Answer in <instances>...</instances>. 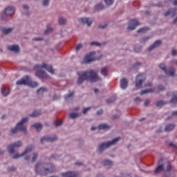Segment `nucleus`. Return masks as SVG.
Masks as SVG:
<instances>
[{
    "label": "nucleus",
    "mask_w": 177,
    "mask_h": 177,
    "mask_svg": "<svg viewBox=\"0 0 177 177\" xmlns=\"http://www.w3.org/2000/svg\"><path fill=\"white\" fill-rule=\"evenodd\" d=\"M15 12V9L13 7H8L5 10L3 15L1 16L2 20H6V17L14 15Z\"/></svg>",
    "instance_id": "obj_11"
},
{
    "label": "nucleus",
    "mask_w": 177,
    "mask_h": 177,
    "mask_svg": "<svg viewBox=\"0 0 177 177\" xmlns=\"http://www.w3.org/2000/svg\"><path fill=\"white\" fill-rule=\"evenodd\" d=\"M82 114L81 113H71L68 114V116L71 120H75V118H78V117H81Z\"/></svg>",
    "instance_id": "obj_25"
},
{
    "label": "nucleus",
    "mask_w": 177,
    "mask_h": 177,
    "mask_svg": "<svg viewBox=\"0 0 177 177\" xmlns=\"http://www.w3.org/2000/svg\"><path fill=\"white\" fill-rule=\"evenodd\" d=\"M48 142V137H47L46 135V136H44L43 137H41V138H40V143H41V145H44V142Z\"/></svg>",
    "instance_id": "obj_37"
},
{
    "label": "nucleus",
    "mask_w": 177,
    "mask_h": 177,
    "mask_svg": "<svg viewBox=\"0 0 177 177\" xmlns=\"http://www.w3.org/2000/svg\"><path fill=\"white\" fill-rule=\"evenodd\" d=\"M7 49L8 50H10L11 52H19V50H20V48L19 47V46H16V45H13V46H8L7 47Z\"/></svg>",
    "instance_id": "obj_23"
},
{
    "label": "nucleus",
    "mask_w": 177,
    "mask_h": 177,
    "mask_svg": "<svg viewBox=\"0 0 177 177\" xmlns=\"http://www.w3.org/2000/svg\"><path fill=\"white\" fill-rule=\"evenodd\" d=\"M1 92L3 96H8V95H9V93H10V90L9 88H6L5 87H3L1 89Z\"/></svg>",
    "instance_id": "obj_32"
},
{
    "label": "nucleus",
    "mask_w": 177,
    "mask_h": 177,
    "mask_svg": "<svg viewBox=\"0 0 177 177\" xmlns=\"http://www.w3.org/2000/svg\"><path fill=\"white\" fill-rule=\"evenodd\" d=\"M134 50H135V52H137V53H138L140 52V50H142V47L138 48V49L135 48Z\"/></svg>",
    "instance_id": "obj_62"
},
{
    "label": "nucleus",
    "mask_w": 177,
    "mask_h": 177,
    "mask_svg": "<svg viewBox=\"0 0 177 177\" xmlns=\"http://www.w3.org/2000/svg\"><path fill=\"white\" fill-rule=\"evenodd\" d=\"M113 164V160L110 159H105L102 162V165H103V167H112Z\"/></svg>",
    "instance_id": "obj_20"
},
{
    "label": "nucleus",
    "mask_w": 177,
    "mask_h": 177,
    "mask_svg": "<svg viewBox=\"0 0 177 177\" xmlns=\"http://www.w3.org/2000/svg\"><path fill=\"white\" fill-rule=\"evenodd\" d=\"M79 21L80 23H82V24H87V26L88 27H90V26H91L92 24V19L91 18H80L79 19Z\"/></svg>",
    "instance_id": "obj_14"
},
{
    "label": "nucleus",
    "mask_w": 177,
    "mask_h": 177,
    "mask_svg": "<svg viewBox=\"0 0 177 177\" xmlns=\"http://www.w3.org/2000/svg\"><path fill=\"white\" fill-rule=\"evenodd\" d=\"M28 86H30L31 88H37L38 86V83L36 82H32L30 80V77L28 78Z\"/></svg>",
    "instance_id": "obj_24"
},
{
    "label": "nucleus",
    "mask_w": 177,
    "mask_h": 177,
    "mask_svg": "<svg viewBox=\"0 0 177 177\" xmlns=\"http://www.w3.org/2000/svg\"><path fill=\"white\" fill-rule=\"evenodd\" d=\"M82 48V44H80L76 46V50H80Z\"/></svg>",
    "instance_id": "obj_59"
},
{
    "label": "nucleus",
    "mask_w": 177,
    "mask_h": 177,
    "mask_svg": "<svg viewBox=\"0 0 177 177\" xmlns=\"http://www.w3.org/2000/svg\"><path fill=\"white\" fill-rule=\"evenodd\" d=\"M96 53L95 52H90L88 54H87L84 59V62L86 64L91 63V62H94V60H100L99 58H95V55Z\"/></svg>",
    "instance_id": "obj_10"
},
{
    "label": "nucleus",
    "mask_w": 177,
    "mask_h": 177,
    "mask_svg": "<svg viewBox=\"0 0 177 177\" xmlns=\"http://www.w3.org/2000/svg\"><path fill=\"white\" fill-rule=\"evenodd\" d=\"M176 127V125L174 123L168 124L165 127V132H171V131L175 129Z\"/></svg>",
    "instance_id": "obj_15"
},
{
    "label": "nucleus",
    "mask_w": 177,
    "mask_h": 177,
    "mask_svg": "<svg viewBox=\"0 0 177 177\" xmlns=\"http://www.w3.org/2000/svg\"><path fill=\"white\" fill-rule=\"evenodd\" d=\"M172 117H177V111L173 112L171 116H168L167 120H172Z\"/></svg>",
    "instance_id": "obj_46"
},
{
    "label": "nucleus",
    "mask_w": 177,
    "mask_h": 177,
    "mask_svg": "<svg viewBox=\"0 0 177 177\" xmlns=\"http://www.w3.org/2000/svg\"><path fill=\"white\" fill-rule=\"evenodd\" d=\"M53 29L49 28V25L47 26V29L44 31V34H49Z\"/></svg>",
    "instance_id": "obj_47"
},
{
    "label": "nucleus",
    "mask_w": 177,
    "mask_h": 177,
    "mask_svg": "<svg viewBox=\"0 0 177 177\" xmlns=\"http://www.w3.org/2000/svg\"><path fill=\"white\" fill-rule=\"evenodd\" d=\"M105 3L106 5H108L109 6L113 5V3H114V0H104Z\"/></svg>",
    "instance_id": "obj_44"
},
{
    "label": "nucleus",
    "mask_w": 177,
    "mask_h": 177,
    "mask_svg": "<svg viewBox=\"0 0 177 177\" xmlns=\"http://www.w3.org/2000/svg\"><path fill=\"white\" fill-rule=\"evenodd\" d=\"M0 31L3 32V34H10L13 31V28H6L0 27Z\"/></svg>",
    "instance_id": "obj_26"
},
{
    "label": "nucleus",
    "mask_w": 177,
    "mask_h": 177,
    "mask_svg": "<svg viewBox=\"0 0 177 177\" xmlns=\"http://www.w3.org/2000/svg\"><path fill=\"white\" fill-rule=\"evenodd\" d=\"M49 5V0H44L43 1V6H48Z\"/></svg>",
    "instance_id": "obj_51"
},
{
    "label": "nucleus",
    "mask_w": 177,
    "mask_h": 177,
    "mask_svg": "<svg viewBox=\"0 0 177 177\" xmlns=\"http://www.w3.org/2000/svg\"><path fill=\"white\" fill-rule=\"evenodd\" d=\"M166 103L165 101L160 100L156 102V106L157 107H162V106H165Z\"/></svg>",
    "instance_id": "obj_35"
},
{
    "label": "nucleus",
    "mask_w": 177,
    "mask_h": 177,
    "mask_svg": "<svg viewBox=\"0 0 177 177\" xmlns=\"http://www.w3.org/2000/svg\"><path fill=\"white\" fill-rule=\"evenodd\" d=\"M128 87V80H127V79L123 78L120 80V88H122V89H127V88Z\"/></svg>",
    "instance_id": "obj_22"
},
{
    "label": "nucleus",
    "mask_w": 177,
    "mask_h": 177,
    "mask_svg": "<svg viewBox=\"0 0 177 177\" xmlns=\"http://www.w3.org/2000/svg\"><path fill=\"white\" fill-rule=\"evenodd\" d=\"M113 102H115V97H111V98L106 100V103H113Z\"/></svg>",
    "instance_id": "obj_43"
},
{
    "label": "nucleus",
    "mask_w": 177,
    "mask_h": 177,
    "mask_svg": "<svg viewBox=\"0 0 177 177\" xmlns=\"http://www.w3.org/2000/svg\"><path fill=\"white\" fill-rule=\"evenodd\" d=\"M134 100L135 102H142V99L139 97H137Z\"/></svg>",
    "instance_id": "obj_64"
},
{
    "label": "nucleus",
    "mask_w": 177,
    "mask_h": 177,
    "mask_svg": "<svg viewBox=\"0 0 177 177\" xmlns=\"http://www.w3.org/2000/svg\"><path fill=\"white\" fill-rule=\"evenodd\" d=\"M150 104V100H146L145 102H144V106H149Z\"/></svg>",
    "instance_id": "obj_55"
},
{
    "label": "nucleus",
    "mask_w": 177,
    "mask_h": 177,
    "mask_svg": "<svg viewBox=\"0 0 177 177\" xmlns=\"http://www.w3.org/2000/svg\"><path fill=\"white\" fill-rule=\"evenodd\" d=\"M46 89L44 87H41L37 90V93H41V92H45Z\"/></svg>",
    "instance_id": "obj_50"
},
{
    "label": "nucleus",
    "mask_w": 177,
    "mask_h": 177,
    "mask_svg": "<svg viewBox=\"0 0 177 177\" xmlns=\"http://www.w3.org/2000/svg\"><path fill=\"white\" fill-rule=\"evenodd\" d=\"M97 129L99 131H110L111 126L107 123H101L98 125Z\"/></svg>",
    "instance_id": "obj_13"
},
{
    "label": "nucleus",
    "mask_w": 177,
    "mask_h": 177,
    "mask_svg": "<svg viewBox=\"0 0 177 177\" xmlns=\"http://www.w3.org/2000/svg\"><path fill=\"white\" fill-rule=\"evenodd\" d=\"M121 140V138L117 137L113 139L111 141L104 142L97 145V151L99 154H103L104 150H107V149H110L111 146H115L118 142Z\"/></svg>",
    "instance_id": "obj_5"
},
{
    "label": "nucleus",
    "mask_w": 177,
    "mask_h": 177,
    "mask_svg": "<svg viewBox=\"0 0 177 177\" xmlns=\"http://www.w3.org/2000/svg\"><path fill=\"white\" fill-rule=\"evenodd\" d=\"M15 147L12 143L8 146L7 150L10 154H15Z\"/></svg>",
    "instance_id": "obj_27"
},
{
    "label": "nucleus",
    "mask_w": 177,
    "mask_h": 177,
    "mask_svg": "<svg viewBox=\"0 0 177 177\" xmlns=\"http://www.w3.org/2000/svg\"><path fill=\"white\" fill-rule=\"evenodd\" d=\"M48 142H56L59 140V138L57 137L56 135L55 134H50V135H46Z\"/></svg>",
    "instance_id": "obj_17"
},
{
    "label": "nucleus",
    "mask_w": 177,
    "mask_h": 177,
    "mask_svg": "<svg viewBox=\"0 0 177 177\" xmlns=\"http://www.w3.org/2000/svg\"><path fill=\"white\" fill-rule=\"evenodd\" d=\"M75 165H78V167H81V166L84 165V164L82 162H76L75 163Z\"/></svg>",
    "instance_id": "obj_60"
},
{
    "label": "nucleus",
    "mask_w": 177,
    "mask_h": 177,
    "mask_svg": "<svg viewBox=\"0 0 177 177\" xmlns=\"http://www.w3.org/2000/svg\"><path fill=\"white\" fill-rule=\"evenodd\" d=\"M166 171L167 172H171L172 171V165H171V163L169 162H167Z\"/></svg>",
    "instance_id": "obj_36"
},
{
    "label": "nucleus",
    "mask_w": 177,
    "mask_h": 177,
    "mask_svg": "<svg viewBox=\"0 0 177 177\" xmlns=\"http://www.w3.org/2000/svg\"><path fill=\"white\" fill-rule=\"evenodd\" d=\"M34 149V145H28L24 151L21 154H15L14 156H12L13 160H17V158H20V157H24V156H26V154H28V153H31Z\"/></svg>",
    "instance_id": "obj_8"
},
{
    "label": "nucleus",
    "mask_w": 177,
    "mask_h": 177,
    "mask_svg": "<svg viewBox=\"0 0 177 177\" xmlns=\"http://www.w3.org/2000/svg\"><path fill=\"white\" fill-rule=\"evenodd\" d=\"M106 27H107V24H104V25L103 24H100L99 26V28H106Z\"/></svg>",
    "instance_id": "obj_56"
},
{
    "label": "nucleus",
    "mask_w": 177,
    "mask_h": 177,
    "mask_svg": "<svg viewBox=\"0 0 177 177\" xmlns=\"http://www.w3.org/2000/svg\"><path fill=\"white\" fill-rule=\"evenodd\" d=\"M89 110H91V106L83 108V111H89Z\"/></svg>",
    "instance_id": "obj_63"
},
{
    "label": "nucleus",
    "mask_w": 177,
    "mask_h": 177,
    "mask_svg": "<svg viewBox=\"0 0 177 177\" xmlns=\"http://www.w3.org/2000/svg\"><path fill=\"white\" fill-rule=\"evenodd\" d=\"M42 68H46L48 73L50 74H55V70L52 65H48L46 63H43L42 65L36 64L34 66V70H37L36 73V75L38 78H48V75L45 71L42 70Z\"/></svg>",
    "instance_id": "obj_4"
},
{
    "label": "nucleus",
    "mask_w": 177,
    "mask_h": 177,
    "mask_svg": "<svg viewBox=\"0 0 177 177\" xmlns=\"http://www.w3.org/2000/svg\"><path fill=\"white\" fill-rule=\"evenodd\" d=\"M38 153L37 152H34L32 153V159H31V162H35L37 160H38Z\"/></svg>",
    "instance_id": "obj_33"
},
{
    "label": "nucleus",
    "mask_w": 177,
    "mask_h": 177,
    "mask_svg": "<svg viewBox=\"0 0 177 177\" xmlns=\"http://www.w3.org/2000/svg\"><path fill=\"white\" fill-rule=\"evenodd\" d=\"M140 25V24L139 23V21H138V19H131L129 23L127 30H135V28H136V27Z\"/></svg>",
    "instance_id": "obj_12"
},
{
    "label": "nucleus",
    "mask_w": 177,
    "mask_h": 177,
    "mask_svg": "<svg viewBox=\"0 0 177 177\" xmlns=\"http://www.w3.org/2000/svg\"><path fill=\"white\" fill-rule=\"evenodd\" d=\"M28 82V76L26 77V79H21L16 82L17 85H27Z\"/></svg>",
    "instance_id": "obj_21"
},
{
    "label": "nucleus",
    "mask_w": 177,
    "mask_h": 177,
    "mask_svg": "<svg viewBox=\"0 0 177 177\" xmlns=\"http://www.w3.org/2000/svg\"><path fill=\"white\" fill-rule=\"evenodd\" d=\"M56 167L51 163L37 162L35 165V172L41 176H46L48 174L55 172Z\"/></svg>",
    "instance_id": "obj_1"
},
{
    "label": "nucleus",
    "mask_w": 177,
    "mask_h": 177,
    "mask_svg": "<svg viewBox=\"0 0 177 177\" xmlns=\"http://www.w3.org/2000/svg\"><path fill=\"white\" fill-rule=\"evenodd\" d=\"M149 39H150V37H143L142 39H141L140 42H141V44H142L143 42H146V41H149Z\"/></svg>",
    "instance_id": "obj_49"
},
{
    "label": "nucleus",
    "mask_w": 177,
    "mask_h": 177,
    "mask_svg": "<svg viewBox=\"0 0 177 177\" xmlns=\"http://www.w3.org/2000/svg\"><path fill=\"white\" fill-rule=\"evenodd\" d=\"M95 115L97 117H100L102 115H103V111H97L96 113H95Z\"/></svg>",
    "instance_id": "obj_52"
},
{
    "label": "nucleus",
    "mask_w": 177,
    "mask_h": 177,
    "mask_svg": "<svg viewBox=\"0 0 177 177\" xmlns=\"http://www.w3.org/2000/svg\"><path fill=\"white\" fill-rule=\"evenodd\" d=\"M162 129H161V128H160L156 131V133H162Z\"/></svg>",
    "instance_id": "obj_61"
},
{
    "label": "nucleus",
    "mask_w": 177,
    "mask_h": 177,
    "mask_svg": "<svg viewBox=\"0 0 177 177\" xmlns=\"http://www.w3.org/2000/svg\"><path fill=\"white\" fill-rule=\"evenodd\" d=\"M171 55H172V56H176V55H177V51H176V50L173 49V50H171Z\"/></svg>",
    "instance_id": "obj_57"
},
{
    "label": "nucleus",
    "mask_w": 177,
    "mask_h": 177,
    "mask_svg": "<svg viewBox=\"0 0 177 177\" xmlns=\"http://www.w3.org/2000/svg\"><path fill=\"white\" fill-rule=\"evenodd\" d=\"M13 146L15 147H21L23 146V141L18 140L12 143Z\"/></svg>",
    "instance_id": "obj_34"
},
{
    "label": "nucleus",
    "mask_w": 177,
    "mask_h": 177,
    "mask_svg": "<svg viewBox=\"0 0 177 177\" xmlns=\"http://www.w3.org/2000/svg\"><path fill=\"white\" fill-rule=\"evenodd\" d=\"M158 89H159V91H164L165 89V87H164V86H162V85H159Z\"/></svg>",
    "instance_id": "obj_58"
},
{
    "label": "nucleus",
    "mask_w": 177,
    "mask_h": 177,
    "mask_svg": "<svg viewBox=\"0 0 177 177\" xmlns=\"http://www.w3.org/2000/svg\"><path fill=\"white\" fill-rule=\"evenodd\" d=\"M120 118V115L115 114L112 117V120H118Z\"/></svg>",
    "instance_id": "obj_53"
},
{
    "label": "nucleus",
    "mask_w": 177,
    "mask_h": 177,
    "mask_svg": "<svg viewBox=\"0 0 177 177\" xmlns=\"http://www.w3.org/2000/svg\"><path fill=\"white\" fill-rule=\"evenodd\" d=\"M90 45L93 46V45H96L97 46H100V44L97 43L96 41H93L90 44Z\"/></svg>",
    "instance_id": "obj_54"
},
{
    "label": "nucleus",
    "mask_w": 177,
    "mask_h": 177,
    "mask_svg": "<svg viewBox=\"0 0 177 177\" xmlns=\"http://www.w3.org/2000/svg\"><path fill=\"white\" fill-rule=\"evenodd\" d=\"M160 70L164 71L166 75H169V77H175V68L170 67L169 69H167V66L164 64H160L159 65Z\"/></svg>",
    "instance_id": "obj_7"
},
{
    "label": "nucleus",
    "mask_w": 177,
    "mask_h": 177,
    "mask_svg": "<svg viewBox=\"0 0 177 177\" xmlns=\"http://www.w3.org/2000/svg\"><path fill=\"white\" fill-rule=\"evenodd\" d=\"M161 44H162L161 40H157L151 46L149 47L148 50H153V49H155V48H158Z\"/></svg>",
    "instance_id": "obj_18"
},
{
    "label": "nucleus",
    "mask_w": 177,
    "mask_h": 177,
    "mask_svg": "<svg viewBox=\"0 0 177 177\" xmlns=\"http://www.w3.org/2000/svg\"><path fill=\"white\" fill-rule=\"evenodd\" d=\"M77 75H79L77 84H82L84 81H90V82H97V81H99L97 73L93 70L78 72Z\"/></svg>",
    "instance_id": "obj_2"
},
{
    "label": "nucleus",
    "mask_w": 177,
    "mask_h": 177,
    "mask_svg": "<svg viewBox=\"0 0 177 177\" xmlns=\"http://www.w3.org/2000/svg\"><path fill=\"white\" fill-rule=\"evenodd\" d=\"M39 115H42V113L39 111H33L31 114L29 115V117L32 118H37L39 117Z\"/></svg>",
    "instance_id": "obj_28"
},
{
    "label": "nucleus",
    "mask_w": 177,
    "mask_h": 177,
    "mask_svg": "<svg viewBox=\"0 0 177 177\" xmlns=\"http://www.w3.org/2000/svg\"><path fill=\"white\" fill-rule=\"evenodd\" d=\"M150 92H153V90L151 88L146 89V90L142 91L140 92V95H145L146 93H150Z\"/></svg>",
    "instance_id": "obj_40"
},
{
    "label": "nucleus",
    "mask_w": 177,
    "mask_h": 177,
    "mask_svg": "<svg viewBox=\"0 0 177 177\" xmlns=\"http://www.w3.org/2000/svg\"><path fill=\"white\" fill-rule=\"evenodd\" d=\"M146 81V74L141 73L136 78V88L137 89L142 88V84Z\"/></svg>",
    "instance_id": "obj_6"
},
{
    "label": "nucleus",
    "mask_w": 177,
    "mask_h": 177,
    "mask_svg": "<svg viewBox=\"0 0 177 177\" xmlns=\"http://www.w3.org/2000/svg\"><path fill=\"white\" fill-rule=\"evenodd\" d=\"M101 74L102 75H104V77H107L109 74V69L107 67L105 66L101 68Z\"/></svg>",
    "instance_id": "obj_31"
},
{
    "label": "nucleus",
    "mask_w": 177,
    "mask_h": 177,
    "mask_svg": "<svg viewBox=\"0 0 177 177\" xmlns=\"http://www.w3.org/2000/svg\"><path fill=\"white\" fill-rule=\"evenodd\" d=\"M103 8H104V6H103V4H101V3L97 4L95 6V10H97V11L102 10H103Z\"/></svg>",
    "instance_id": "obj_38"
},
{
    "label": "nucleus",
    "mask_w": 177,
    "mask_h": 177,
    "mask_svg": "<svg viewBox=\"0 0 177 177\" xmlns=\"http://www.w3.org/2000/svg\"><path fill=\"white\" fill-rule=\"evenodd\" d=\"M176 15V8H170L165 13V16H171L174 17Z\"/></svg>",
    "instance_id": "obj_16"
},
{
    "label": "nucleus",
    "mask_w": 177,
    "mask_h": 177,
    "mask_svg": "<svg viewBox=\"0 0 177 177\" xmlns=\"http://www.w3.org/2000/svg\"><path fill=\"white\" fill-rule=\"evenodd\" d=\"M74 96V92H71V93L65 95V99H68L70 97H73Z\"/></svg>",
    "instance_id": "obj_48"
},
{
    "label": "nucleus",
    "mask_w": 177,
    "mask_h": 177,
    "mask_svg": "<svg viewBox=\"0 0 177 177\" xmlns=\"http://www.w3.org/2000/svg\"><path fill=\"white\" fill-rule=\"evenodd\" d=\"M55 127H62V125H63V121L62 120H57L56 122H55Z\"/></svg>",
    "instance_id": "obj_42"
},
{
    "label": "nucleus",
    "mask_w": 177,
    "mask_h": 177,
    "mask_svg": "<svg viewBox=\"0 0 177 177\" xmlns=\"http://www.w3.org/2000/svg\"><path fill=\"white\" fill-rule=\"evenodd\" d=\"M7 170L8 172H15L16 171V167H9L7 168Z\"/></svg>",
    "instance_id": "obj_45"
},
{
    "label": "nucleus",
    "mask_w": 177,
    "mask_h": 177,
    "mask_svg": "<svg viewBox=\"0 0 177 177\" xmlns=\"http://www.w3.org/2000/svg\"><path fill=\"white\" fill-rule=\"evenodd\" d=\"M28 117H25L22 118L18 123H17L16 126L14 128H12L9 130V135H16L19 131V132H22L24 135H28V131H27V126L26 124L28 122Z\"/></svg>",
    "instance_id": "obj_3"
},
{
    "label": "nucleus",
    "mask_w": 177,
    "mask_h": 177,
    "mask_svg": "<svg viewBox=\"0 0 177 177\" xmlns=\"http://www.w3.org/2000/svg\"><path fill=\"white\" fill-rule=\"evenodd\" d=\"M149 30H150V28L147 27H145V28H140L138 30V32H146V31H149Z\"/></svg>",
    "instance_id": "obj_39"
},
{
    "label": "nucleus",
    "mask_w": 177,
    "mask_h": 177,
    "mask_svg": "<svg viewBox=\"0 0 177 177\" xmlns=\"http://www.w3.org/2000/svg\"><path fill=\"white\" fill-rule=\"evenodd\" d=\"M170 102L173 104H176V103H177V91L173 92V97L171 99Z\"/></svg>",
    "instance_id": "obj_29"
},
{
    "label": "nucleus",
    "mask_w": 177,
    "mask_h": 177,
    "mask_svg": "<svg viewBox=\"0 0 177 177\" xmlns=\"http://www.w3.org/2000/svg\"><path fill=\"white\" fill-rule=\"evenodd\" d=\"M162 171H165V168L164 167V159L162 158L158 161V167L155 169L154 174L158 175V174H161Z\"/></svg>",
    "instance_id": "obj_9"
},
{
    "label": "nucleus",
    "mask_w": 177,
    "mask_h": 177,
    "mask_svg": "<svg viewBox=\"0 0 177 177\" xmlns=\"http://www.w3.org/2000/svg\"><path fill=\"white\" fill-rule=\"evenodd\" d=\"M61 175L62 177H77V173L74 171H67L62 173Z\"/></svg>",
    "instance_id": "obj_19"
},
{
    "label": "nucleus",
    "mask_w": 177,
    "mask_h": 177,
    "mask_svg": "<svg viewBox=\"0 0 177 177\" xmlns=\"http://www.w3.org/2000/svg\"><path fill=\"white\" fill-rule=\"evenodd\" d=\"M59 24H66V23H67V21L66 20V19H64L63 17H59Z\"/></svg>",
    "instance_id": "obj_41"
},
{
    "label": "nucleus",
    "mask_w": 177,
    "mask_h": 177,
    "mask_svg": "<svg viewBox=\"0 0 177 177\" xmlns=\"http://www.w3.org/2000/svg\"><path fill=\"white\" fill-rule=\"evenodd\" d=\"M33 128H35L37 132H39L40 131H42V124L41 123H35L32 125Z\"/></svg>",
    "instance_id": "obj_30"
}]
</instances>
